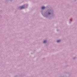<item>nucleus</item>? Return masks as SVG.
<instances>
[{"label": "nucleus", "mask_w": 77, "mask_h": 77, "mask_svg": "<svg viewBox=\"0 0 77 77\" xmlns=\"http://www.w3.org/2000/svg\"><path fill=\"white\" fill-rule=\"evenodd\" d=\"M45 7H42V9H45Z\"/></svg>", "instance_id": "f03ea898"}, {"label": "nucleus", "mask_w": 77, "mask_h": 77, "mask_svg": "<svg viewBox=\"0 0 77 77\" xmlns=\"http://www.w3.org/2000/svg\"><path fill=\"white\" fill-rule=\"evenodd\" d=\"M20 9H24V6H22L21 7H20Z\"/></svg>", "instance_id": "f257e3e1"}, {"label": "nucleus", "mask_w": 77, "mask_h": 77, "mask_svg": "<svg viewBox=\"0 0 77 77\" xmlns=\"http://www.w3.org/2000/svg\"><path fill=\"white\" fill-rule=\"evenodd\" d=\"M48 14H50V13H48Z\"/></svg>", "instance_id": "39448f33"}, {"label": "nucleus", "mask_w": 77, "mask_h": 77, "mask_svg": "<svg viewBox=\"0 0 77 77\" xmlns=\"http://www.w3.org/2000/svg\"><path fill=\"white\" fill-rule=\"evenodd\" d=\"M46 42H47V41H44V43H46Z\"/></svg>", "instance_id": "20e7f679"}, {"label": "nucleus", "mask_w": 77, "mask_h": 77, "mask_svg": "<svg viewBox=\"0 0 77 77\" xmlns=\"http://www.w3.org/2000/svg\"><path fill=\"white\" fill-rule=\"evenodd\" d=\"M60 40H59L57 41V42H60Z\"/></svg>", "instance_id": "7ed1b4c3"}]
</instances>
